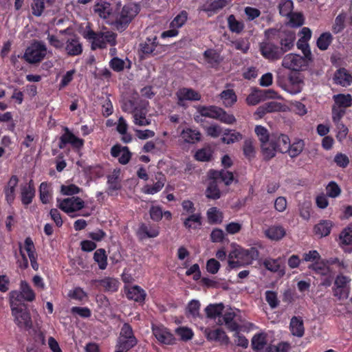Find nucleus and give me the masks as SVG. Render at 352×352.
<instances>
[{
  "label": "nucleus",
  "mask_w": 352,
  "mask_h": 352,
  "mask_svg": "<svg viewBox=\"0 0 352 352\" xmlns=\"http://www.w3.org/2000/svg\"><path fill=\"white\" fill-rule=\"evenodd\" d=\"M279 13L283 16H289L294 9L292 0H280L278 4Z\"/></svg>",
  "instance_id": "6e6d98bb"
},
{
  "label": "nucleus",
  "mask_w": 352,
  "mask_h": 352,
  "mask_svg": "<svg viewBox=\"0 0 352 352\" xmlns=\"http://www.w3.org/2000/svg\"><path fill=\"white\" fill-rule=\"evenodd\" d=\"M94 10L95 13L98 14L103 19H108L112 14V8L111 4L107 1H102L96 3Z\"/></svg>",
  "instance_id": "72a5a7b5"
},
{
  "label": "nucleus",
  "mask_w": 352,
  "mask_h": 352,
  "mask_svg": "<svg viewBox=\"0 0 352 352\" xmlns=\"http://www.w3.org/2000/svg\"><path fill=\"white\" fill-rule=\"evenodd\" d=\"M195 157L199 162H208L212 158V151L210 148H206L199 149L195 153Z\"/></svg>",
  "instance_id": "774afa93"
},
{
  "label": "nucleus",
  "mask_w": 352,
  "mask_h": 352,
  "mask_svg": "<svg viewBox=\"0 0 352 352\" xmlns=\"http://www.w3.org/2000/svg\"><path fill=\"white\" fill-rule=\"evenodd\" d=\"M266 344V336L263 333H256L252 338L251 346L254 351H261Z\"/></svg>",
  "instance_id": "3c124183"
},
{
  "label": "nucleus",
  "mask_w": 352,
  "mask_h": 352,
  "mask_svg": "<svg viewBox=\"0 0 352 352\" xmlns=\"http://www.w3.org/2000/svg\"><path fill=\"white\" fill-rule=\"evenodd\" d=\"M36 195V188L32 179L20 186V198L23 206H28L33 201Z\"/></svg>",
  "instance_id": "4468645a"
},
{
  "label": "nucleus",
  "mask_w": 352,
  "mask_h": 352,
  "mask_svg": "<svg viewBox=\"0 0 352 352\" xmlns=\"http://www.w3.org/2000/svg\"><path fill=\"white\" fill-rule=\"evenodd\" d=\"M106 47L103 32H97V36H95V38H92L91 41V49L96 50L97 49H104Z\"/></svg>",
  "instance_id": "e2e57ef3"
},
{
  "label": "nucleus",
  "mask_w": 352,
  "mask_h": 352,
  "mask_svg": "<svg viewBox=\"0 0 352 352\" xmlns=\"http://www.w3.org/2000/svg\"><path fill=\"white\" fill-rule=\"evenodd\" d=\"M14 322L21 330L30 331L33 327L32 316L28 307L10 308Z\"/></svg>",
  "instance_id": "20e7f679"
},
{
  "label": "nucleus",
  "mask_w": 352,
  "mask_h": 352,
  "mask_svg": "<svg viewBox=\"0 0 352 352\" xmlns=\"http://www.w3.org/2000/svg\"><path fill=\"white\" fill-rule=\"evenodd\" d=\"M64 133L59 138L58 148H64L67 144H70L76 151H80L82 148L85 140L76 136L68 127H63Z\"/></svg>",
  "instance_id": "0eeeda50"
},
{
  "label": "nucleus",
  "mask_w": 352,
  "mask_h": 352,
  "mask_svg": "<svg viewBox=\"0 0 352 352\" xmlns=\"http://www.w3.org/2000/svg\"><path fill=\"white\" fill-rule=\"evenodd\" d=\"M333 80L337 85L348 87L352 83V76L346 69L341 67L335 72Z\"/></svg>",
  "instance_id": "b1692460"
},
{
  "label": "nucleus",
  "mask_w": 352,
  "mask_h": 352,
  "mask_svg": "<svg viewBox=\"0 0 352 352\" xmlns=\"http://www.w3.org/2000/svg\"><path fill=\"white\" fill-rule=\"evenodd\" d=\"M225 107H232L237 101V96L233 89H228L222 91L219 94Z\"/></svg>",
  "instance_id": "2f4dec72"
},
{
  "label": "nucleus",
  "mask_w": 352,
  "mask_h": 352,
  "mask_svg": "<svg viewBox=\"0 0 352 352\" xmlns=\"http://www.w3.org/2000/svg\"><path fill=\"white\" fill-rule=\"evenodd\" d=\"M177 104L179 107L186 108L188 107L186 101H198L201 99L200 94L192 88L182 87L177 90L175 94Z\"/></svg>",
  "instance_id": "9b49d317"
},
{
  "label": "nucleus",
  "mask_w": 352,
  "mask_h": 352,
  "mask_svg": "<svg viewBox=\"0 0 352 352\" xmlns=\"http://www.w3.org/2000/svg\"><path fill=\"white\" fill-rule=\"evenodd\" d=\"M160 234L159 227L155 225L142 223L137 230V236L140 240L157 237Z\"/></svg>",
  "instance_id": "a211bd4d"
},
{
  "label": "nucleus",
  "mask_w": 352,
  "mask_h": 352,
  "mask_svg": "<svg viewBox=\"0 0 352 352\" xmlns=\"http://www.w3.org/2000/svg\"><path fill=\"white\" fill-rule=\"evenodd\" d=\"M107 192L109 195H113V192L121 189L122 185L118 173H113L107 176Z\"/></svg>",
  "instance_id": "4c0bfd02"
},
{
  "label": "nucleus",
  "mask_w": 352,
  "mask_h": 352,
  "mask_svg": "<svg viewBox=\"0 0 352 352\" xmlns=\"http://www.w3.org/2000/svg\"><path fill=\"white\" fill-rule=\"evenodd\" d=\"M228 27L232 33L241 34L244 28L245 24L243 21L236 20L234 14H230L227 18Z\"/></svg>",
  "instance_id": "58836bf2"
},
{
  "label": "nucleus",
  "mask_w": 352,
  "mask_h": 352,
  "mask_svg": "<svg viewBox=\"0 0 352 352\" xmlns=\"http://www.w3.org/2000/svg\"><path fill=\"white\" fill-rule=\"evenodd\" d=\"M276 141V135L272 134L271 138L269 140L263 144H261V153L264 160H270L276 156V152H278Z\"/></svg>",
  "instance_id": "dca6fc26"
},
{
  "label": "nucleus",
  "mask_w": 352,
  "mask_h": 352,
  "mask_svg": "<svg viewBox=\"0 0 352 352\" xmlns=\"http://www.w3.org/2000/svg\"><path fill=\"white\" fill-rule=\"evenodd\" d=\"M333 226V223L331 220H320L314 226L313 232L318 237L322 238L330 234Z\"/></svg>",
  "instance_id": "5701e85b"
},
{
  "label": "nucleus",
  "mask_w": 352,
  "mask_h": 352,
  "mask_svg": "<svg viewBox=\"0 0 352 352\" xmlns=\"http://www.w3.org/2000/svg\"><path fill=\"white\" fill-rule=\"evenodd\" d=\"M345 16L342 14H338L334 21L332 26V32L334 34L340 33L345 28Z\"/></svg>",
  "instance_id": "338daca9"
},
{
  "label": "nucleus",
  "mask_w": 352,
  "mask_h": 352,
  "mask_svg": "<svg viewBox=\"0 0 352 352\" xmlns=\"http://www.w3.org/2000/svg\"><path fill=\"white\" fill-rule=\"evenodd\" d=\"M217 120L226 124H233L236 119L233 114L227 113L223 108L220 107Z\"/></svg>",
  "instance_id": "4d7b16f0"
},
{
  "label": "nucleus",
  "mask_w": 352,
  "mask_h": 352,
  "mask_svg": "<svg viewBox=\"0 0 352 352\" xmlns=\"http://www.w3.org/2000/svg\"><path fill=\"white\" fill-rule=\"evenodd\" d=\"M282 66L293 71H300L307 67V63L300 55L289 54L283 58Z\"/></svg>",
  "instance_id": "9d476101"
},
{
  "label": "nucleus",
  "mask_w": 352,
  "mask_h": 352,
  "mask_svg": "<svg viewBox=\"0 0 352 352\" xmlns=\"http://www.w3.org/2000/svg\"><path fill=\"white\" fill-rule=\"evenodd\" d=\"M289 18V25L292 28H298L302 26L305 22V17L301 12H292Z\"/></svg>",
  "instance_id": "5fc2aeb1"
},
{
  "label": "nucleus",
  "mask_w": 352,
  "mask_h": 352,
  "mask_svg": "<svg viewBox=\"0 0 352 352\" xmlns=\"http://www.w3.org/2000/svg\"><path fill=\"white\" fill-rule=\"evenodd\" d=\"M259 49L261 55L270 61H276L283 56V51L280 49V47L270 41L261 43Z\"/></svg>",
  "instance_id": "6e6552de"
},
{
  "label": "nucleus",
  "mask_w": 352,
  "mask_h": 352,
  "mask_svg": "<svg viewBox=\"0 0 352 352\" xmlns=\"http://www.w3.org/2000/svg\"><path fill=\"white\" fill-rule=\"evenodd\" d=\"M289 331L292 336L302 338L305 334L304 322L300 316H293L289 322Z\"/></svg>",
  "instance_id": "393cba45"
},
{
  "label": "nucleus",
  "mask_w": 352,
  "mask_h": 352,
  "mask_svg": "<svg viewBox=\"0 0 352 352\" xmlns=\"http://www.w3.org/2000/svg\"><path fill=\"white\" fill-rule=\"evenodd\" d=\"M219 107L215 105L204 106L199 105L197 107V112L203 117L213 118L217 120Z\"/></svg>",
  "instance_id": "c9c22d12"
},
{
  "label": "nucleus",
  "mask_w": 352,
  "mask_h": 352,
  "mask_svg": "<svg viewBox=\"0 0 352 352\" xmlns=\"http://www.w3.org/2000/svg\"><path fill=\"white\" fill-rule=\"evenodd\" d=\"M184 226L186 229H197L202 225L201 213H193L190 214L184 221Z\"/></svg>",
  "instance_id": "f704fd0d"
},
{
  "label": "nucleus",
  "mask_w": 352,
  "mask_h": 352,
  "mask_svg": "<svg viewBox=\"0 0 352 352\" xmlns=\"http://www.w3.org/2000/svg\"><path fill=\"white\" fill-rule=\"evenodd\" d=\"M309 268L314 271L317 274H320L321 276H327L331 272L330 267L323 262H315L311 264Z\"/></svg>",
  "instance_id": "680f3d73"
},
{
  "label": "nucleus",
  "mask_w": 352,
  "mask_h": 352,
  "mask_svg": "<svg viewBox=\"0 0 352 352\" xmlns=\"http://www.w3.org/2000/svg\"><path fill=\"white\" fill-rule=\"evenodd\" d=\"M302 81L298 76H289L288 84L285 85V89L292 94H296L302 91Z\"/></svg>",
  "instance_id": "37998d69"
},
{
  "label": "nucleus",
  "mask_w": 352,
  "mask_h": 352,
  "mask_svg": "<svg viewBox=\"0 0 352 352\" xmlns=\"http://www.w3.org/2000/svg\"><path fill=\"white\" fill-rule=\"evenodd\" d=\"M47 0H32L31 10L32 14L35 16H40L44 12L45 3Z\"/></svg>",
  "instance_id": "052dcab7"
},
{
  "label": "nucleus",
  "mask_w": 352,
  "mask_h": 352,
  "mask_svg": "<svg viewBox=\"0 0 352 352\" xmlns=\"http://www.w3.org/2000/svg\"><path fill=\"white\" fill-rule=\"evenodd\" d=\"M126 296L129 300H133L137 302L142 303L145 300L146 294L140 286L134 285L127 289Z\"/></svg>",
  "instance_id": "a878e982"
},
{
  "label": "nucleus",
  "mask_w": 352,
  "mask_h": 352,
  "mask_svg": "<svg viewBox=\"0 0 352 352\" xmlns=\"http://www.w3.org/2000/svg\"><path fill=\"white\" fill-rule=\"evenodd\" d=\"M94 282L105 292H116L118 290L120 286V282L118 279L109 276L102 279L94 280Z\"/></svg>",
  "instance_id": "412c9836"
},
{
  "label": "nucleus",
  "mask_w": 352,
  "mask_h": 352,
  "mask_svg": "<svg viewBox=\"0 0 352 352\" xmlns=\"http://www.w3.org/2000/svg\"><path fill=\"white\" fill-rule=\"evenodd\" d=\"M201 304L197 300H191L187 305L186 309V316L187 318H200L199 313Z\"/></svg>",
  "instance_id": "c03bdc74"
},
{
  "label": "nucleus",
  "mask_w": 352,
  "mask_h": 352,
  "mask_svg": "<svg viewBox=\"0 0 352 352\" xmlns=\"http://www.w3.org/2000/svg\"><path fill=\"white\" fill-rule=\"evenodd\" d=\"M335 103L340 107H349L352 105V96L350 94H339L333 96Z\"/></svg>",
  "instance_id": "864d4df0"
},
{
  "label": "nucleus",
  "mask_w": 352,
  "mask_h": 352,
  "mask_svg": "<svg viewBox=\"0 0 352 352\" xmlns=\"http://www.w3.org/2000/svg\"><path fill=\"white\" fill-rule=\"evenodd\" d=\"M276 139L277 149L279 153H287L290 144V139L285 134H275Z\"/></svg>",
  "instance_id": "8fccbe9b"
},
{
  "label": "nucleus",
  "mask_w": 352,
  "mask_h": 352,
  "mask_svg": "<svg viewBox=\"0 0 352 352\" xmlns=\"http://www.w3.org/2000/svg\"><path fill=\"white\" fill-rule=\"evenodd\" d=\"M157 182L153 185H146L143 188V192L148 195H154L160 192L164 187L166 182L164 175L160 173L156 177Z\"/></svg>",
  "instance_id": "c756f323"
},
{
  "label": "nucleus",
  "mask_w": 352,
  "mask_h": 352,
  "mask_svg": "<svg viewBox=\"0 0 352 352\" xmlns=\"http://www.w3.org/2000/svg\"><path fill=\"white\" fill-rule=\"evenodd\" d=\"M175 333L180 337L182 341L185 342L191 340L194 336L192 330L186 327H179L177 328Z\"/></svg>",
  "instance_id": "0e129e2a"
},
{
  "label": "nucleus",
  "mask_w": 352,
  "mask_h": 352,
  "mask_svg": "<svg viewBox=\"0 0 352 352\" xmlns=\"http://www.w3.org/2000/svg\"><path fill=\"white\" fill-rule=\"evenodd\" d=\"M19 182L17 175H12L3 188V192L5 196V201L7 204L12 206L14 202L16 195V188Z\"/></svg>",
  "instance_id": "f8f14e48"
},
{
  "label": "nucleus",
  "mask_w": 352,
  "mask_h": 352,
  "mask_svg": "<svg viewBox=\"0 0 352 352\" xmlns=\"http://www.w3.org/2000/svg\"><path fill=\"white\" fill-rule=\"evenodd\" d=\"M39 195L41 201L46 204L49 203L50 199L51 198V192L49 184L43 182L40 184L39 186Z\"/></svg>",
  "instance_id": "bf43d9fd"
},
{
  "label": "nucleus",
  "mask_w": 352,
  "mask_h": 352,
  "mask_svg": "<svg viewBox=\"0 0 352 352\" xmlns=\"http://www.w3.org/2000/svg\"><path fill=\"white\" fill-rule=\"evenodd\" d=\"M223 309L224 305L223 303L210 304L205 308V312L207 318L215 319L221 315Z\"/></svg>",
  "instance_id": "49530a36"
},
{
  "label": "nucleus",
  "mask_w": 352,
  "mask_h": 352,
  "mask_svg": "<svg viewBox=\"0 0 352 352\" xmlns=\"http://www.w3.org/2000/svg\"><path fill=\"white\" fill-rule=\"evenodd\" d=\"M65 50L68 56H76L82 53V45L76 35L68 38L65 42Z\"/></svg>",
  "instance_id": "f3484780"
},
{
  "label": "nucleus",
  "mask_w": 352,
  "mask_h": 352,
  "mask_svg": "<svg viewBox=\"0 0 352 352\" xmlns=\"http://www.w3.org/2000/svg\"><path fill=\"white\" fill-rule=\"evenodd\" d=\"M94 261L98 265L100 270H104L107 268V255L106 251L103 248H99L96 250L93 257Z\"/></svg>",
  "instance_id": "a18cd8bd"
},
{
  "label": "nucleus",
  "mask_w": 352,
  "mask_h": 352,
  "mask_svg": "<svg viewBox=\"0 0 352 352\" xmlns=\"http://www.w3.org/2000/svg\"><path fill=\"white\" fill-rule=\"evenodd\" d=\"M46 54L47 47L45 43L42 41H34L27 47L21 58L30 64H36L41 63Z\"/></svg>",
  "instance_id": "7ed1b4c3"
},
{
  "label": "nucleus",
  "mask_w": 352,
  "mask_h": 352,
  "mask_svg": "<svg viewBox=\"0 0 352 352\" xmlns=\"http://www.w3.org/2000/svg\"><path fill=\"white\" fill-rule=\"evenodd\" d=\"M204 58L212 68H217L222 61V58L219 52L214 49H208L203 54Z\"/></svg>",
  "instance_id": "bb28decb"
},
{
  "label": "nucleus",
  "mask_w": 352,
  "mask_h": 352,
  "mask_svg": "<svg viewBox=\"0 0 352 352\" xmlns=\"http://www.w3.org/2000/svg\"><path fill=\"white\" fill-rule=\"evenodd\" d=\"M19 290L21 292L26 302H32L35 300L36 294L25 280L21 281Z\"/></svg>",
  "instance_id": "09e8293b"
},
{
  "label": "nucleus",
  "mask_w": 352,
  "mask_h": 352,
  "mask_svg": "<svg viewBox=\"0 0 352 352\" xmlns=\"http://www.w3.org/2000/svg\"><path fill=\"white\" fill-rule=\"evenodd\" d=\"M219 182L216 179H210L206 190V196L210 199H218L221 197V191L218 186Z\"/></svg>",
  "instance_id": "e433bc0d"
},
{
  "label": "nucleus",
  "mask_w": 352,
  "mask_h": 352,
  "mask_svg": "<svg viewBox=\"0 0 352 352\" xmlns=\"http://www.w3.org/2000/svg\"><path fill=\"white\" fill-rule=\"evenodd\" d=\"M188 14L186 10L181 11L170 22V28H182L188 19Z\"/></svg>",
  "instance_id": "13d9d810"
},
{
  "label": "nucleus",
  "mask_w": 352,
  "mask_h": 352,
  "mask_svg": "<svg viewBox=\"0 0 352 352\" xmlns=\"http://www.w3.org/2000/svg\"><path fill=\"white\" fill-rule=\"evenodd\" d=\"M333 37L329 32L322 33L318 38L316 41V46L321 51L327 50L330 45L332 43Z\"/></svg>",
  "instance_id": "a19ab883"
},
{
  "label": "nucleus",
  "mask_w": 352,
  "mask_h": 352,
  "mask_svg": "<svg viewBox=\"0 0 352 352\" xmlns=\"http://www.w3.org/2000/svg\"><path fill=\"white\" fill-rule=\"evenodd\" d=\"M339 245L344 249L346 246H352V227L344 228L339 234Z\"/></svg>",
  "instance_id": "ea45409f"
},
{
  "label": "nucleus",
  "mask_w": 352,
  "mask_h": 352,
  "mask_svg": "<svg viewBox=\"0 0 352 352\" xmlns=\"http://www.w3.org/2000/svg\"><path fill=\"white\" fill-rule=\"evenodd\" d=\"M209 179H216L219 183H224L226 186L232 184L234 180L233 173L226 170H215L211 169L208 173Z\"/></svg>",
  "instance_id": "6ab92c4d"
},
{
  "label": "nucleus",
  "mask_w": 352,
  "mask_h": 352,
  "mask_svg": "<svg viewBox=\"0 0 352 352\" xmlns=\"http://www.w3.org/2000/svg\"><path fill=\"white\" fill-rule=\"evenodd\" d=\"M304 147V141L300 139H297L292 144H289L287 153L292 158H294L298 156L302 152Z\"/></svg>",
  "instance_id": "de8ad7c7"
},
{
  "label": "nucleus",
  "mask_w": 352,
  "mask_h": 352,
  "mask_svg": "<svg viewBox=\"0 0 352 352\" xmlns=\"http://www.w3.org/2000/svg\"><path fill=\"white\" fill-rule=\"evenodd\" d=\"M351 279L342 274H338L333 281L332 292L334 297L338 300H346L351 292Z\"/></svg>",
  "instance_id": "39448f33"
},
{
  "label": "nucleus",
  "mask_w": 352,
  "mask_h": 352,
  "mask_svg": "<svg viewBox=\"0 0 352 352\" xmlns=\"http://www.w3.org/2000/svg\"><path fill=\"white\" fill-rule=\"evenodd\" d=\"M279 38L280 44V49L283 51V54H284L285 52L291 50L294 47L296 34L294 32L290 30L284 31Z\"/></svg>",
  "instance_id": "4be33fe9"
},
{
  "label": "nucleus",
  "mask_w": 352,
  "mask_h": 352,
  "mask_svg": "<svg viewBox=\"0 0 352 352\" xmlns=\"http://www.w3.org/2000/svg\"><path fill=\"white\" fill-rule=\"evenodd\" d=\"M206 214L210 224H219L223 221V212L216 207L209 208L207 210Z\"/></svg>",
  "instance_id": "79ce46f5"
},
{
  "label": "nucleus",
  "mask_w": 352,
  "mask_h": 352,
  "mask_svg": "<svg viewBox=\"0 0 352 352\" xmlns=\"http://www.w3.org/2000/svg\"><path fill=\"white\" fill-rule=\"evenodd\" d=\"M153 333L156 339L161 343L171 345L175 343L174 336L162 327H153Z\"/></svg>",
  "instance_id": "aec40b11"
},
{
  "label": "nucleus",
  "mask_w": 352,
  "mask_h": 352,
  "mask_svg": "<svg viewBox=\"0 0 352 352\" xmlns=\"http://www.w3.org/2000/svg\"><path fill=\"white\" fill-rule=\"evenodd\" d=\"M206 338L208 340L220 342L224 344H228L229 342L228 336L226 334V332L220 328L207 331Z\"/></svg>",
  "instance_id": "7c9ffc66"
},
{
  "label": "nucleus",
  "mask_w": 352,
  "mask_h": 352,
  "mask_svg": "<svg viewBox=\"0 0 352 352\" xmlns=\"http://www.w3.org/2000/svg\"><path fill=\"white\" fill-rule=\"evenodd\" d=\"M26 300L20 290H13L9 293V302L10 308L14 307H25L28 305L24 302Z\"/></svg>",
  "instance_id": "473e14b6"
},
{
  "label": "nucleus",
  "mask_w": 352,
  "mask_h": 352,
  "mask_svg": "<svg viewBox=\"0 0 352 352\" xmlns=\"http://www.w3.org/2000/svg\"><path fill=\"white\" fill-rule=\"evenodd\" d=\"M110 153L113 157L118 158V162L122 165L127 164L132 157V153L129 148L120 144L113 145L111 148Z\"/></svg>",
  "instance_id": "2eb2a0df"
},
{
  "label": "nucleus",
  "mask_w": 352,
  "mask_h": 352,
  "mask_svg": "<svg viewBox=\"0 0 352 352\" xmlns=\"http://www.w3.org/2000/svg\"><path fill=\"white\" fill-rule=\"evenodd\" d=\"M148 104V101L140 100L135 109L133 111V122L135 125L147 126L151 124V120L146 118Z\"/></svg>",
  "instance_id": "ddd939ff"
},
{
  "label": "nucleus",
  "mask_w": 352,
  "mask_h": 352,
  "mask_svg": "<svg viewBox=\"0 0 352 352\" xmlns=\"http://www.w3.org/2000/svg\"><path fill=\"white\" fill-rule=\"evenodd\" d=\"M259 252L256 248L249 249L237 248L232 251L228 255V266L231 269H236L251 265L257 260Z\"/></svg>",
  "instance_id": "f257e3e1"
},
{
  "label": "nucleus",
  "mask_w": 352,
  "mask_h": 352,
  "mask_svg": "<svg viewBox=\"0 0 352 352\" xmlns=\"http://www.w3.org/2000/svg\"><path fill=\"white\" fill-rule=\"evenodd\" d=\"M58 207L67 214L80 210L85 207V201L78 197H72L63 199H57Z\"/></svg>",
  "instance_id": "1a4fd4ad"
},
{
  "label": "nucleus",
  "mask_w": 352,
  "mask_h": 352,
  "mask_svg": "<svg viewBox=\"0 0 352 352\" xmlns=\"http://www.w3.org/2000/svg\"><path fill=\"white\" fill-rule=\"evenodd\" d=\"M327 195L331 198H336L341 194V188L338 184L334 182H330L326 187Z\"/></svg>",
  "instance_id": "69168bd1"
},
{
  "label": "nucleus",
  "mask_w": 352,
  "mask_h": 352,
  "mask_svg": "<svg viewBox=\"0 0 352 352\" xmlns=\"http://www.w3.org/2000/svg\"><path fill=\"white\" fill-rule=\"evenodd\" d=\"M265 234L271 240L279 241L286 235V230L281 225H274L270 226Z\"/></svg>",
  "instance_id": "cd10ccee"
},
{
  "label": "nucleus",
  "mask_w": 352,
  "mask_h": 352,
  "mask_svg": "<svg viewBox=\"0 0 352 352\" xmlns=\"http://www.w3.org/2000/svg\"><path fill=\"white\" fill-rule=\"evenodd\" d=\"M181 137L186 143L195 144L201 140V134L197 129L186 128L182 131Z\"/></svg>",
  "instance_id": "c85d7f7f"
},
{
  "label": "nucleus",
  "mask_w": 352,
  "mask_h": 352,
  "mask_svg": "<svg viewBox=\"0 0 352 352\" xmlns=\"http://www.w3.org/2000/svg\"><path fill=\"white\" fill-rule=\"evenodd\" d=\"M243 135L239 132L233 131L230 129H226L223 132V136L221 138V142L224 144H230L241 140Z\"/></svg>",
  "instance_id": "603ef678"
},
{
  "label": "nucleus",
  "mask_w": 352,
  "mask_h": 352,
  "mask_svg": "<svg viewBox=\"0 0 352 352\" xmlns=\"http://www.w3.org/2000/svg\"><path fill=\"white\" fill-rule=\"evenodd\" d=\"M139 54L141 58H147L159 54V42L156 36L146 38L140 43Z\"/></svg>",
  "instance_id": "423d86ee"
},
{
  "label": "nucleus",
  "mask_w": 352,
  "mask_h": 352,
  "mask_svg": "<svg viewBox=\"0 0 352 352\" xmlns=\"http://www.w3.org/2000/svg\"><path fill=\"white\" fill-rule=\"evenodd\" d=\"M140 10V8L137 3H129L124 5L116 18L117 30L119 31L124 30Z\"/></svg>",
  "instance_id": "f03ea898"
}]
</instances>
